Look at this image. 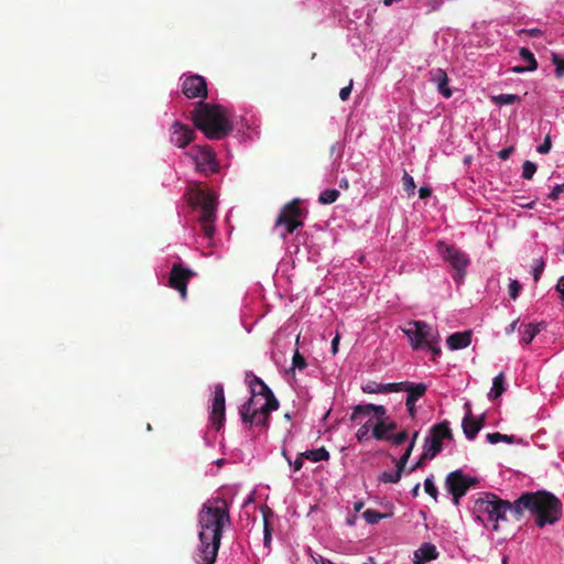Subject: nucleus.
Returning <instances> with one entry per match:
<instances>
[{
  "label": "nucleus",
  "instance_id": "nucleus-1",
  "mask_svg": "<svg viewBox=\"0 0 564 564\" xmlns=\"http://www.w3.org/2000/svg\"><path fill=\"white\" fill-rule=\"evenodd\" d=\"M230 523L229 507L225 499H208L198 513L199 544L197 564H214L217 558L224 528Z\"/></svg>",
  "mask_w": 564,
  "mask_h": 564
},
{
  "label": "nucleus",
  "instance_id": "nucleus-2",
  "mask_svg": "<svg viewBox=\"0 0 564 564\" xmlns=\"http://www.w3.org/2000/svg\"><path fill=\"white\" fill-rule=\"evenodd\" d=\"M525 510L534 517V522L539 528H544L556 523L562 518L563 505L552 492L539 490L524 492L516 499L513 520L520 521Z\"/></svg>",
  "mask_w": 564,
  "mask_h": 564
},
{
  "label": "nucleus",
  "instance_id": "nucleus-3",
  "mask_svg": "<svg viewBox=\"0 0 564 564\" xmlns=\"http://www.w3.org/2000/svg\"><path fill=\"white\" fill-rule=\"evenodd\" d=\"M514 508L516 500L510 502L492 492H480L478 498L474 501L473 513L476 520L485 528L499 531L500 523L508 521V513H510L513 519Z\"/></svg>",
  "mask_w": 564,
  "mask_h": 564
},
{
  "label": "nucleus",
  "instance_id": "nucleus-4",
  "mask_svg": "<svg viewBox=\"0 0 564 564\" xmlns=\"http://www.w3.org/2000/svg\"><path fill=\"white\" fill-rule=\"evenodd\" d=\"M195 127L209 140H220L232 130V124L219 105L199 101L192 111Z\"/></svg>",
  "mask_w": 564,
  "mask_h": 564
},
{
  "label": "nucleus",
  "instance_id": "nucleus-5",
  "mask_svg": "<svg viewBox=\"0 0 564 564\" xmlns=\"http://www.w3.org/2000/svg\"><path fill=\"white\" fill-rule=\"evenodd\" d=\"M188 203L194 207H200L199 224L204 236L212 239L215 234L217 196L212 191L195 183L187 189Z\"/></svg>",
  "mask_w": 564,
  "mask_h": 564
},
{
  "label": "nucleus",
  "instance_id": "nucleus-6",
  "mask_svg": "<svg viewBox=\"0 0 564 564\" xmlns=\"http://www.w3.org/2000/svg\"><path fill=\"white\" fill-rule=\"evenodd\" d=\"M256 394V387H251V397L240 406L239 414L241 421L250 426H259L263 430L269 427L270 413L264 410V402Z\"/></svg>",
  "mask_w": 564,
  "mask_h": 564
},
{
  "label": "nucleus",
  "instance_id": "nucleus-7",
  "mask_svg": "<svg viewBox=\"0 0 564 564\" xmlns=\"http://www.w3.org/2000/svg\"><path fill=\"white\" fill-rule=\"evenodd\" d=\"M413 349L424 348L432 341H440L438 332L424 321H410L402 328Z\"/></svg>",
  "mask_w": 564,
  "mask_h": 564
},
{
  "label": "nucleus",
  "instance_id": "nucleus-8",
  "mask_svg": "<svg viewBox=\"0 0 564 564\" xmlns=\"http://www.w3.org/2000/svg\"><path fill=\"white\" fill-rule=\"evenodd\" d=\"M453 433L447 421L433 425L425 438L422 459H433L443 449V440H452Z\"/></svg>",
  "mask_w": 564,
  "mask_h": 564
},
{
  "label": "nucleus",
  "instance_id": "nucleus-9",
  "mask_svg": "<svg viewBox=\"0 0 564 564\" xmlns=\"http://www.w3.org/2000/svg\"><path fill=\"white\" fill-rule=\"evenodd\" d=\"M189 155L195 161L196 170L205 175L216 174L220 170L216 152L208 144L195 145L191 149Z\"/></svg>",
  "mask_w": 564,
  "mask_h": 564
},
{
  "label": "nucleus",
  "instance_id": "nucleus-10",
  "mask_svg": "<svg viewBox=\"0 0 564 564\" xmlns=\"http://www.w3.org/2000/svg\"><path fill=\"white\" fill-rule=\"evenodd\" d=\"M304 216L305 212L301 208V200L294 198L282 207L275 220V226H283L288 234H293L303 226Z\"/></svg>",
  "mask_w": 564,
  "mask_h": 564
},
{
  "label": "nucleus",
  "instance_id": "nucleus-11",
  "mask_svg": "<svg viewBox=\"0 0 564 564\" xmlns=\"http://www.w3.org/2000/svg\"><path fill=\"white\" fill-rule=\"evenodd\" d=\"M440 251L442 252L443 259L455 270L453 279L456 282H460L464 279L466 268L470 262L468 256L454 246L444 247L443 243H440Z\"/></svg>",
  "mask_w": 564,
  "mask_h": 564
},
{
  "label": "nucleus",
  "instance_id": "nucleus-12",
  "mask_svg": "<svg viewBox=\"0 0 564 564\" xmlns=\"http://www.w3.org/2000/svg\"><path fill=\"white\" fill-rule=\"evenodd\" d=\"M477 484V479L465 477L462 470H455L447 475L445 486L447 491L453 496L455 506L459 505V500L466 495L467 490Z\"/></svg>",
  "mask_w": 564,
  "mask_h": 564
},
{
  "label": "nucleus",
  "instance_id": "nucleus-13",
  "mask_svg": "<svg viewBox=\"0 0 564 564\" xmlns=\"http://www.w3.org/2000/svg\"><path fill=\"white\" fill-rule=\"evenodd\" d=\"M194 275L193 270L184 268L182 263H174L169 276V286L176 290L184 300L187 295V283Z\"/></svg>",
  "mask_w": 564,
  "mask_h": 564
},
{
  "label": "nucleus",
  "instance_id": "nucleus-14",
  "mask_svg": "<svg viewBox=\"0 0 564 564\" xmlns=\"http://www.w3.org/2000/svg\"><path fill=\"white\" fill-rule=\"evenodd\" d=\"M225 402L224 386L221 383H217L214 386V398L209 413V421L217 431L224 426L226 411Z\"/></svg>",
  "mask_w": 564,
  "mask_h": 564
},
{
  "label": "nucleus",
  "instance_id": "nucleus-15",
  "mask_svg": "<svg viewBox=\"0 0 564 564\" xmlns=\"http://www.w3.org/2000/svg\"><path fill=\"white\" fill-rule=\"evenodd\" d=\"M398 387H400V388L397 389V392H399V391L408 392L405 405H406L410 416L414 417L416 414L415 402L425 394V392L427 390L426 384L425 383H413L410 381H402V382H398Z\"/></svg>",
  "mask_w": 564,
  "mask_h": 564
},
{
  "label": "nucleus",
  "instance_id": "nucleus-16",
  "mask_svg": "<svg viewBox=\"0 0 564 564\" xmlns=\"http://www.w3.org/2000/svg\"><path fill=\"white\" fill-rule=\"evenodd\" d=\"M182 93L191 99L207 98V84L200 75H188L182 78Z\"/></svg>",
  "mask_w": 564,
  "mask_h": 564
},
{
  "label": "nucleus",
  "instance_id": "nucleus-17",
  "mask_svg": "<svg viewBox=\"0 0 564 564\" xmlns=\"http://www.w3.org/2000/svg\"><path fill=\"white\" fill-rule=\"evenodd\" d=\"M249 387H256V394L258 398L264 399V410L265 411H275L279 409V401L275 398L272 390L268 387V384L260 379L259 377L252 375L251 380L249 381Z\"/></svg>",
  "mask_w": 564,
  "mask_h": 564
},
{
  "label": "nucleus",
  "instance_id": "nucleus-18",
  "mask_svg": "<svg viewBox=\"0 0 564 564\" xmlns=\"http://www.w3.org/2000/svg\"><path fill=\"white\" fill-rule=\"evenodd\" d=\"M196 132L191 127L174 121L171 126V142L177 148H185L195 138Z\"/></svg>",
  "mask_w": 564,
  "mask_h": 564
},
{
  "label": "nucleus",
  "instance_id": "nucleus-19",
  "mask_svg": "<svg viewBox=\"0 0 564 564\" xmlns=\"http://www.w3.org/2000/svg\"><path fill=\"white\" fill-rule=\"evenodd\" d=\"M465 408H466V415L463 419L462 427H463L465 436L468 440H474L476 437V435L478 434V432L482 429L485 419H484V415L478 419L474 417L471 415V410H470L469 403H466Z\"/></svg>",
  "mask_w": 564,
  "mask_h": 564
},
{
  "label": "nucleus",
  "instance_id": "nucleus-20",
  "mask_svg": "<svg viewBox=\"0 0 564 564\" xmlns=\"http://www.w3.org/2000/svg\"><path fill=\"white\" fill-rule=\"evenodd\" d=\"M438 551L432 543H423L414 552V564H425V562L437 558Z\"/></svg>",
  "mask_w": 564,
  "mask_h": 564
},
{
  "label": "nucleus",
  "instance_id": "nucleus-21",
  "mask_svg": "<svg viewBox=\"0 0 564 564\" xmlns=\"http://www.w3.org/2000/svg\"><path fill=\"white\" fill-rule=\"evenodd\" d=\"M471 341V332H458L448 336L446 343L449 349L457 350L466 348L470 345Z\"/></svg>",
  "mask_w": 564,
  "mask_h": 564
},
{
  "label": "nucleus",
  "instance_id": "nucleus-22",
  "mask_svg": "<svg viewBox=\"0 0 564 564\" xmlns=\"http://www.w3.org/2000/svg\"><path fill=\"white\" fill-rule=\"evenodd\" d=\"M397 429V423L394 421L381 420L376 422L372 426V436L377 441H384L391 434L390 432Z\"/></svg>",
  "mask_w": 564,
  "mask_h": 564
},
{
  "label": "nucleus",
  "instance_id": "nucleus-23",
  "mask_svg": "<svg viewBox=\"0 0 564 564\" xmlns=\"http://www.w3.org/2000/svg\"><path fill=\"white\" fill-rule=\"evenodd\" d=\"M432 82L437 85L438 91L445 97H452V90L448 87V77L444 69L436 68L432 73Z\"/></svg>",
  "mask_w": 564,
  "mask_h": 564
},
{
  "label": "nucleus",
  "instance_id": "nucleus-24",
  "mask_svg": "<svg viewBox=\"0 0 564 564\" xmlns=\"http://www.w3.org/2000/svg\"><path fill=\"white\" fill-rule=\"evenodd\" d=\"M398 382L393 383H378L376 381H369L365 386H362V391L368 394L372 393H389V392H397L398 389Z\"/></svg>",
  "mask_w": 564,
  "mask_h": 564
},
{
  "label": "nucleus",
  "instance_id": "nucleus-25",
  "mask_svg": "<svg viewBox=\"0 0 564 564\" xmlns=\"http://www.w3.org/2000/svg\"><path fill=\"white\" fill-rule=\"evenodd\" d=\"M261 512H262V517H263V543H264V546L269 547L271 540H272L269 517L272 516V510L268 506H262Z\"/></svg>",
  "mask_w": 564,
  "mask_h": 564
},
{
  "label": "nucleus",
  "instance_id": "nucleus-26",
  "mask_svg": "<svg viewBox=\"0 0 564 564\" xmlns=\"http://www.w3.org/2000/svg\"><path fill=\"white\" fill-rule=\"evenodd\" d=\"M505 381L506 378L503 372H500L494 378L492 388L488 394L490 399H498L499 397L502 395V393L506 391Z\"/></svg>",
  "mask_w": 564,
  "mask_h": 564
},
{
  "label": "nucleus",
  "instance_id": "nucleus-27",
  "mask_svg": "<svg viewBox=\"0 0 564 564\" xmlns=\"http://www.w3.org/2000/svg\"><path fill=\"white\" fill-rule=\"evenodd\" d=\"M303 457L312 462L328 460L329 453L324 447L306 451L302 454Z\"/></svg>",
  "mask_w": 564,
  "mask_h": 564
},
{
  "label": "nucleus",
  "instance_id": "nucleus-28",
  "mask_svg": "<svg viewBox=\"0 0 564 564\" xmlns=\"http://www.w3.org/2000/svg\"><path fill=\"white\" fill-rule=\"evenodd\" d=\"M417 436H419V432H415L413 435V440L409 444L408 448L405 449L403 455L395 462V468H398L402 473H403V470L408 464V460L411 456V453L413 451V447L415 445V440L417 438Z\"/></svg>",
  "mask_w": 564,
  "mask_h": 564
},
{
  "label": "nucleus",
  "instance_id": "nucleus-29",
  "mask_svg": "<svg viewBox=\"0 0 564 564\" xmlns=\"http://www.w3.org/2000/svg\"><path fill=\"white\" fill-rule=\"evenodd\" d=\"M372 414L371 403L368 404H358L354 406L352 413L350 415L351 422H357L361 416H368Z\"/></svg>",
  "mask_w": 564,
  "mask_h": 564
},
{
  "label": "nucleus",
  "instance_id": "nucleus-30",
  "mask_svg": "<svg viewBox=\"0 0 564 564\" xmlns=\"http://www.w3.org/2000/svg\"><path fill=\"white\" fill-rule=\"evenodd\" d=\"M541 326H542V324H538L535 326L532 324L525 325V329L522 334L521 341L524 345H529L533 340V338L536 336V334L541 330Z\"/></svg>",
  "mask_w": 564,
  "mask_h": 564
},
{
  "label": "nucleus",
  "instance_id": "nucleus-31",
  "mask_svg": "<svg viewBox=\"0 0 564 564\" xmlns=\"http://www.w3.org/2000/svg\"><path fill=\"white\" fill-rule=\"evenodd\" d=\"M339 197V191L332 188L323 191L318 196V203L328 205L335 203Z\"/></svg>",
  "mask_w": 564,
  "mask_h": 564
},
{
  "label": "nucleus",
  "instance_id": "nucleus-32",
  "mask_svg": "<svg viewBox=\"0 0 564 564\" xmlns=\"http://www.w3.org/2000/svg\"><path fill=\"white\" fill-rule=\"evenodd\" d=\"M520 56L528 63V66H527L528 72H532L538 68V62H536L533 53L529 48L521 47Z\"/></svg>",
  "mask_w": 564,
  "mask_h": 564
},
{
  "label": "nucleus",
  "instance_id": "nucleus-33",
  "mask_svg": "<svg viewBox=\"0 0 564 564\" xmlns=\"http://www.w3.org/2000/svg\"><path fill=\"white\" fill-rule=\"evenodd\" d=\"M402 476V471H400L398 468H395L394 471H383L379 477L378 480L384 484H397Z\"/></svg>",
  "mask_w": 564,
  "mask_h": 564
},
{
  "label": "nucleus",
  "instance_id": "nucleus-34",
  "mask_svg": "<svg viewBox=\"0 0 564 564\" xmlns=\"http://www.w3.org/2000/svg\"><path fill=\"white\" fill-rule=\"evenodd\" d=\"M362 517L364 519L366 520L367 523L369 524H376L377 522H379L381 519H384L388 517V514L386 513H381L375 509H367L364 513H362Z\"/></svg>",
  "mask_w": 564,
  "mask_h": 564
},
{
  "label": "nucleus",
  "instance_id": "nucleus-35",
  "mask_svg": "<svg viewBox=\"0 0 564 564\" xmlns=\"http://www.w3.org/2000/svg\"><path fill=\"white\" fill-rule=\"evenodd\" d=\"M492 100L495 104L503 106V105H512L514 102L520 101V97L513 94H501L498 96H494Z\"/></svg>",
  "mask_w": 564,
  "mask_h": 564
},
{
  "label": "nucleus",
  "instance_id": "nucleus-36",
  "mask_svg": "<svg viewBox=\"0 0 564 564\" xmlns=\"http://www.w3.org/2000/svg\"><path fill=\"white\" fill-rule=\"evenodd\" d=\"M552 63L555 65V75L561 78L564 76V58H562L557 53H552Z\"/></svg>",
  "mask_w": 564,
  "mask_h": 564
},
{
  "label": "nucleus",
  "instance_id": "nucleus-37",
  "mask_svg": "<svg viewBox=\"0 0 564 564\" xmlns=\"http://www.w3.org/2000/svg\"><path fill=\"white\" fill-rule=\"evenodd\" d=\"M402 183H403L404 191L409 195H414L416 186H415L413 177L409 173L404 172V174L402 176Z\"/></svg>",
  "mask_w": 564,
  "mask_h": 564
},
{
  "label": "nucleus",
  "instance_id": "nucleus-38",
  "mask_svg": "<svg viewBox=\"0 0 564 564\" xmlns=\"http://www.w3.org/2000/svg\"><path fill=\"white\" fill-rule=\"evenodd\" d=\"M409 438V434L405 430L397 433V434H390L386 441L391 442L393 445L399 446L403 444Z\"/></svg>",
  "mask_w": 564,
  "mask_h": 564
},
{
  "label": "nucleus",
  "instance_id": "nucleus-39",
  "mask_svg": "<svg viewBox=\"0 0 564 564\" xmlns=\"http://www.w3.org/2000/svg\"><path fill=\"white\" fill-rule=\"evenodd\" d=\"M536 172L535 163L531 161H525L522 165V177L525 180H531Z\"/></svg>",
  "mask_w": 564,
  "mask_h": 564
},
{
  "label": "nucleus",
  "instance_id": "nucleus-40",
  "mask_svg": "<svg viewBox=\"0 0 564 564\" xmlns=\"http://www.w3.org/2000/svg\"><path fill=\"white\" fill-rule=\"evenodd\" d=\"M372 426L371 420H368L364 425H361L356 433L357 440L359 442L367 440L369 436V430L370 427L372 429Z\"/></svg>",
  "mask_w": 564,
  "mask_h": 564
},
{
  "label": "nucleus",
  "instance_id": "nucleus-41",
  "mask_svg": "<svg viewBox=\"0 0 564 564\" xmlns=\"http://www.w3.org/2000/svg\"><path fill=\"white\" fill-rule=\"evenodd\" d=\"M292 366L293 368H297L300 370H303L307 367V362L304 356L299 350H296L293 355Z\"/></svg>",
  "mask_w": 564,
  "mask_h": 564
},
{
  "label": "nucleus",
  "instance_id": "nucleus-42",
  "mask_svg": "<svg viewBox=\"0 0 564 564\" xmlns=\"http://www.w3.org/2000/svg\"><path fill=\"white\" fill-rule=\"evenodd\" d=\"M424 490L427 495H430L434 500H436L438 491L436 486L434 485V481L432 477L426 478L424 480Z\"/></svg>",
  "mask_w": 564,
  "mask_h": 564
},
{
  "label": "nucleus",
  "instance_id": "nucleus-43",
  "mask_svg": "<svg viewBox=\"0 0 564 564\" xmlns=\"http://www.w3.org/2000/svg\"><path fill=\"white\" fill-rule=\"evenodd\" d=\"M545 261L543 258L536 260L535 265L533 267L532 274L535 282H538L544 271Z\"/></svg>",
  "mask_w": 564,
  "mask_h": 564
},
{
  "label": "nucleus",
  "instance_id": "nucleus-44",
  "mask_svg": "<svg viewBox=\"0 0 564 564\" xmlns=\"http://www.w3.org/2000/svg\"><path fill=\"white\" fill-rule=\"evenodd\" d=\"M371 411L376 415L377 422L388 419L387 409L383 405L371 404Z\"/></svg>",
  "mask_w": 564,
  "mask_h": 564
},
{
  "label": "nucleus",
  "instance_id": "nucleus-45",
  "mask_svg": "<svg viewBox=\"0 0 564 564\" xmlns=\"http://www.w3.org/2000/svg\"><path fill=\"white\" fill-rule=\"evenodd\" d=\"M522 286L518 280H511L509 284V296L516 300L521 291Z\"/></svg>",
  "mask_w": 564,
  "mask_h": 564
},
{
  "label": "nucleus",
  "instance_id": "nucleus-46",
  "mask_svg": "<svg viewBox=\"0 0 564 564\" xmlns=\"http://www.w3.org/2000/svg\"><path fill=\"white\" fill-rule=\"evenodd\" d=\"M551 147H552V141H551V137L547 134L545 138H544V141L542 144H540L538 148H536V151L541 154H547L551 150Z\"/></svg>",
  "mask_w": 564,
  "mask_h": 564
},
{
  "label": "nucleus",
  "instance_id": "nucleus-47",
  "mask_svg": "<svg viewBox=\"0 0 564 564\" xmlns=\"http://www.w3.org/2000/svg\"><path fill=\"white\" fill-rule=\"evenodd\" d=\"M562 193H564V183L555 185L553 187V189L549 194V199L556 200Z\"/></svg>",
  "mask_w": 564,
  "mask_h": 564
},
{
  "label": "nucleus",
  "instance_id": "nucleus-48",
  "mask_svg": "<svg viewBox=\"0 0 564 564\" xmlns=\"http://www.w3.org/2000/svg\"><path fill=\"white\" fill-rule=\"evenodd\" d=\"M351 89H352V80H350L346 87L340 89V91H339L340 99L347 100L351 94Z\"/></svg>",
  "mask_w": 564,
  "mask_h": 564
},
{
  "label": "nucleus",
  "instance_id": "nucleus-49",
  "mask_svg": "<svg viewBox=\"0 0 564 564\" xmlns=\"http://www.w3.org/2000/svg\"><path fill=\"white\" fill-rule=\"evenodd\" d=\"M424 348H429L434 356H438L441 354L440 341H432L431 344L425 345Z\"/></svg>",
  "mask_w": 564,
  "mask_h": 564
},
{
  "label": "nucleus",
  "instance_id": "nucleus-50",
  "mask_svg": "<svg viewBox=\"0 0 564 564\" xmlns=\"http://www.w3.org/2000/svg\"><path fill=\"white\" fill-rule=\"evenodd\" d=\"M486 438L489 443L496 444L498 442H501V433L495 432V433H488L486 435Z\"/></svg>",
  "mask_w": 564,
  "mask_h": 564
},
{
  "label": "nucleus",
  "instance_id": "nucleus-51",
  "mask_svg": "<svg viewBox=\"0 0 564 564\" xmlns=\"http://www.w3.org/2000/svg\"><path fill=\"white\" fill-rule=\"evenodd\" d=\"M512 152H513V147L505 148L499 151L498 156L501 160H508Z\"/></svg>",
  "mask_w": 564,
  "mask_h": 564
},
{
  "label": "nucleus",
  "instance_id": "nucleus-52",
  "mask_svg": "<svg viewBox=\"0 0 564 564\" xmlns=\"http://www.w3.org/2000/svg\"><path fill=\"white\" fill-rule=\"evenodd\" d=\"M555 289L560 293L561 301L564 302V276L558 279Z\"/></svg>",
  "mask_w": 564,
  "mask_h": 564
},
{
  "label": "nucleus",
  "instance_id": "nucleus-53",
  "mask_svg": "<svg viewBox=\"0 0 564 564\" xmlns=\"http://www.w3.org/2000/svg\"><path fill=\"white\" fill-rule=\"evenodd\" d=\"M432 195V189L427 186H422L419 189V196L421 199H425Z\"/></svg>",
  "mask_w": 564,
  "mask_h": 564
},
{
  "label": "nucleus",
  "instance_id": "nucleus-54",
  "mask_svg": "<svg viewBox=\"0 0 564 564\" xmlns=\"http://www.w3.org/2000/svg\"><path fill=\"white\" fill-rule=\"evenodd\" d=\"M444 0H429V6L431 8V11L438 10L441 6L443 4Z\"/></svg>",
  "mask_w": 564,
  "mask_h": 564
},
{
  "label": "nucleus",
  "instance_id": "nucleus-55",
  "mask_svg": "<svg viewBox=\"0 0 564 564\" xmlns=\"http://www.w3.org/2000/svg\"><path fill=\"white\" fill-rule=\"evenodd\" d=\"M339 339H340L339 335L336 334V336L332 340V352H333V355H336L337 351H338Z\"/></svg>",
  "mask_w": 564,
  "mask_h": 564
},
{
  "label": "nucleus",
  "instance_id": "nucleus-56",
  "mask_svg": "<svg viewBox=\"0 0 564 564\" xmlns=\"http://www.w3.org/2000/svg\"><path fill=\"white\" fill-rule=\"evenodd\" d=\"M303 458H304V457L301 455V456H300V457H297V458L295 459V462L292 464V465H293V469H294V471H297V470H300V469L302 468V466H303Z\"/></svg>",
  "mask_w": 564,
  "mask_h": 564
},
{
  "label": "nucleus",
  "instance_id": "nucleus-57",
  "mask_svg": "<svg viewBox=\"0 0 564 564\" xmlns=\"http://www.w3.org/2000/svg\"><path fill=\"white\" fill-rule=\"evenodd\" d=\"M315 564H334L332 561L324 558L322 555H317V557H314Z\"/></svg>",
  "mask_w": 564,
  "mask_h": 564
},
{
  "label": "nucleus",
  "instance_id": "nucleus-58",
  "mask_svg": "<svg viewBox=\"0 0 564 564\" xmlns=\"http://www.w3.org/2000/svg\"><path fill=\"white\" fill-rule=\"evenodd\" d=\"M518 319L513 321L506 329L507 334L513 333L517 328Z\"/></svg>",
  "mask_w": 564,
  "mask_h": 564
},
{
  "label": "nucleus",
  "instance_id": "nucleus-59",
  "mask_svg": "<svg viewBox=\"0 0 564 564\" xmlns=\"http://www.w3.org/2000/svg\"><path fill=\"white\" fill-rule=\"evenodd\" d=\"M513 436L512 435H507V434H501V441L506 442V443H513Z\"/></svg>",
  "mask_w": 564,
  "mask_h": 564
},
{
  "label": "nucleus",
  "instance_id": "nucleus-60",
  "mask_svg": "<svg viewBox=\"0 0 564 564\" xmlns=\"http://www.w3.org/2000/svg\"><path fill=\"white\" fill-rule=\"evenodd\" d=\"M511 70L516 74L528 72L527 67H524V66H514L511 68Z\"/></svg>",
  "mask_w": 564,
  "mask_h": 564
},
{
  "label": "nucleus",
  "instance_id": "nucleus-61",
  "mask_svg": "<svg viewBox=\"0 0 564 564\" xmlns=\"http://www.w3.org/2000/svg\"><path fill=\"white\" fill-rule=\"evenodd\" d=\"M339 187H340V188H344V189H347V188L349 187V182H348V180H347V178H341V180L339 181Z\"/></svg>",
  "mask_w": 564,
  "mask_h": 564
},
{
  "label": "nucleus",
  "instance_id": "nucleus-62",
  "mask_svg": "<svg viewBox=\"0 0 564 564\" xmlns=\"http://www.w3.org/2000/svg\"><path fill=\"white\" fill-rule=\"evenodd\" d=\"M528 33H529L531 36H538V35H540L542 32H541V30H539V29H531V30H529V31H528Z\"/></svg>",
  "mask_w": 564,
  "mask_h": 564
},
{
  "label": "nucleus",
  "instance_id": "nucleus-63",
  "mask_svg": "<svg viewBox=\"0 0 564 564\" xmlns=\"http://www.w3.org/2000/svg\"><path fill=\"white\" fill-rule=\"evenodd\" d=\"M419 492H420V484H416L413 489H412V495L414 497H417L419 496Z\"/></svg>",
  "mask_w": 564,
  "mask_h": 564
},
{
  "label": "nucleus",
  "instance_id": "nucleus-64",
  "mask_svg": "<svg viewBox=\"0 0 564 564\" xmlns=\"http://www.w3.org/2000/svg\"><path fill=\"white\" fill-rule=\"evenodd\" d=\"M422 460H423V459H422V457H421V458H420V460L409 469V473H412V471H414L416 468H419V467L422 465Z\"/></svg>",
  "mask_w": 564,
  "mask_h": 564
}]
</instances>
